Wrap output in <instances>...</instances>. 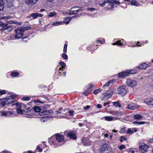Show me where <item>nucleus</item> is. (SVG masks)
<instances>
[{
  "label": "nucleus",
  "mask_w": 153,
  "mask_h": 153,
  "mask_svg": "<svg viewBox=\"0 0 153 153\" xmlns=\"http://www.w3.org/2000/svg\"><path fill=\"white\" fill-rule=\"evenodd\" d=\"M90 107V106L89 105H86L85 107H83V108L85 110H88Z\"/></svg>",
  "instance_id": "56"
},
{
  "label": "nucleus",
  "mask_w": 153,
  "mask_h": 153,
  "mask_svg": "<svg viewBox=\"0 0 153 153\" xmlns=\"http://www.w3.org/2000/svg\"><path fill=\"white\" fill-rule=\"evenodd\" d=\"M12 30V27L11 26L9 25L8 27H7V30H8L9 31H10Z\"/></svg>",
  "instance_id": "51"
},
{
  "label": "nucleus",
  "mask_w": 153,
  "mask_h": 153,
  "mask_svg": "<svg viewBox=\"0 0 153 153\" xmlns=\"http://www.w3.org/2000/svg\"><path fill=\"white\" fill-rule=\"evenodd\" d=\"M67 45L65 44L64 46L63 52L64 53H66L67 52Z\"/></svg>",
  "instance_id": "46"
},
{
  "label": "nucleus",
  "mask_w": 153,
  "mask_h": 153,
  "mask_svg": "<svg viewBox=\"0 0 153 153\" xmlns=\"http://www.w3.org/2000/svg\"><path fill=\"white\" fill-rule=\"evenodd\" d=\"M106 3L109 4L107 7L108 9L116 7L117 5L120 4V2L116 1V0H104L102 4H100L99 5L101 7H104Z\"/></svg>",
  "instance_id": "2"
},
{
  "label": "nucleus",
  "mask_w": 153,
  "mask_h": 153,
  "mask_svg": "<svg viewBox=\"0 0 153 153\" xmlns=\"http://www.w3.org/2000/svg\"><path fill=\"white\" fill-rule=\"evenodd\" d=\"M125 148V146L124 145H121L119 147V148L120 150H122L123 149H124Z\"/></svg>",
  "instance_id": "45"
},
{
  "label": "nucleus",
  "mask_w": 153,
  "mask_h": 153,
  "mask_svg": "<svg viewBox=\"0 0 153 153\" xmlns=\"http://www.w3.org/2000/svg\"><path fill=\"white\" fill-rule=\"evenodd\" d=\"M128 74V71H127L125 72H122L118 74V76L119 77H120L122 78H124L126 77Z\"/></svg>",
  "instance_id": "13"
},
{
  "label": "nucleus",
  "mask_w": 153,
  "mask_h": 153,
  "mask_svg": "<svg viewBox=\"0 0 153 153\" xmlns=\"http://www.w3.org/2000/svg\"><path fill=\"white\" fill-rule=\"evenodd\" d=\"M105 93L108 95V97L107 99H109L113 94L110 91H107Z\"/></svg>",
  "instance_id": "31"
},
{
  "label": "nucleus",
  "mask_w": 153,
  "mask_h": 153,
  "mask_svg": "<svg viewBox=\"0 0 153 153\" xmlns=\"http://www.w3.org/2000/svg\"><path fill=\"white\" fill-rule=\"evenodd\" d=\"M103 94V97L102 98V100H107L109 99H107L108 97V95H107L105 93H104Z\"/></svg>",
  "instance_id": "35"
},
{
  "label": "nucleus",
  "mask_w": 153,
  "mask_h": 153,
  "mask_svg": "<svg viewBox=\"0 0 153 153\" xmlns=\"http://www.w3.org/2000/svg\"><path fill=\"white\" fill-rule=\"evenodd\" d=\"M33 109L36 112H39L41 110V108L39 107L36 106L34 107Z\"/></svg>",
  "instance_id": "28"
},
{
  "label": "nucleus",
  "mask_w": 153,
  "mask_h": 153,
  "mask_svg": "<svg viewBox=\"0 0 153 153\" xmlns=\"http://www.w3.org/2000/svg\"><path fill=\"white\" fill-rule=\"evenodd\" d=\"M121 41H118L115 43L112 44L113 45H117L119 46H122L123 45V43L121 42Z\"/></svg>",
  "instance_id": "26"
},
{
  "label": "nucleus",
  "mask_w": 153,
  "mask_h": 153,
  "mask_svg": "<svg viewBox=\"0 0 153 153\" xmlns=\"http://www.w3.org/2000/svg\"><path fill=\"white\" fill-rule=\"evenodd\" d=\"M31 27L30 26L19 27L15 29V31L16 33L14 36L15 38L16 39H21L23 36V33L25 30H31Z\"/></svg>",
  "instance_id": "1"
},
{
  "label": "nucleus",
  "mask_w": 153,
  "mask_h": 153,
  "mask_svg": "<svg viewBox=\"0 0 153 153\" xmlns=\"http://www.w3.org/2000/svg\"><path fill=\"white\" fill-rule=\"evenodd\" d=\"M83 125V124L81 123H79L78 124V126L80 127L82 126Z\"/></svg>",
  "instance_id": "64"
},
{
  "label": "nucleus",
  "mask_w": 153,
  "mask_h": 153,
  "mask_svg": "<svg viewBox=\"0 0 153 153\" xmlns=\"http://www.w3.org/2000/svg\"><path fill=\"white\" fill-rule=\"evenodd\" d=\"M12 17L10 16H5V20L7 22L8 20L10 19Z\"/></svg>",
  "instance_id": "50"
},
{
  "label": "nucleus",
  "mask_w": 153,
  "mask_h": 153,
  "mask_svg": "<svg viewBox=\"0 0 153 153\" xmlns=\"http://www.w3.org/2000/svg\"><path fill=\"white\" fill-rule=\"evenodd\" d=\"M87 9L91 11H93L95 10V8H87Z\"/></svg>",
  "instance_id": "53"
},
{
  "label": "nucleus",
  "mask_w": 153,
  "mask_h": 153,
  "mask_svg": "<svg viewBox=\"0 0 153 153\" xmlns=\"http://www.w3.org/2000/svg\"><path fill=\"white\" fill-rule=\"evenodd\" d=\"M152 101V98H147L144 100V102L145 103L148 105H151Z\"/></svg>",
  "instance_id": "22"
},
{
  "label": "nucleus",
  "mask_w": 153,
  "mask_h": 153,
  "mask_svg": "<svg viewBox=\"0 0 153 153\" xmlns=\"http://www.w3.org/2000/svg\"><path fill=\"white\" fill-rule=\"evenodd\" d=\"M126 138L124 136H121L120 137V141L121 142H123V141H126Z\"/></svg>",
  "instance_id": "40"
},
{
  "label": "nucleus",
  "mask_w": 153,
  "mask_h": 153,
  "mask_svg": "<svg viewBox=\"0 0 153 153\" xmlns=\"http://www.w3.org/2000/svg\"><path fill=\"white\" fill-rule=\"evenodd\" d=\"M133 117L134 119L138 120L141 119L143 118V116L139 114H136L134 115Z\"/></svg>",
  "instance_id": "19"
},
{
  "label": "nucleus",
  "mask_w": 153,
  "mask_h": 153,
  "mask_svg": "<svg viewBox=\"0 0 153 153\" xmlns=\"http://www.w3.org/2000/svg\"><path fill=\"white\" fill-rule=\"evenodd\" d=\"M43 16V15L42 14L38 13V16H39V17H42Z\"/></svg>",
  "instance_id": "62"
},
{
  "label": "nucleus",
  "mask_w": 153,
  "mask_h": 153,
  "mask_svg": "<svg viewBox=\"0 0 153 153\" xmlns=\"http://www.w3.org/2000/svg\"><path fill=\"white\" fill-rule=\"evenodd\" d=\"M6 100L8 101L7 103V105H8L11 104L12 105H16L17 106V105L21 104L18 103L16 101H11L10 99L8 98H6Z\"/></svg>",
  "instance_id": "10"
},
{
  "label": "nucleus",
  "mask_w": 153,
  "mask_h": 153,
  "mask_svg": "<svg viewBox=\"0 0 153 153\" xmlns=\"http://www.w3.org/2000/svg\"><path fill=\"white\" fill-rule=\"evenodd\" d=\"M11 75L13 77H16L19 75V73L17 72H13L11 73Z\"/></svg>",
  "instance_id": "36"
},
{
  "label": "nucleus",
  "mask_w": 153,
  "mask_h": 153,
  "mask_svg": "<svg viewBox=\"0 0 153 153\" xmlns=\"http://www.w3.org/2000/svg\"><path fill=\"white\" fill-rule=\"evenodd\" d=\"M133 131L132 130H131V128H128V129L127 131L126 132V133L128 134H132L133 133Z\"/></svg>",
  "instance_id": "41"
},
{
  "label": "nucleus",
  "mask_w": 153,
  "mask_h": 153,
  "mask_svg": "<svg viewBox=\"0 0 153 153\" xmlns=\"http://www.w3.org/2000/svg\"><path fill=\"white\" fill-rule=\"evenodd\" d=\"M92 91V90L91 88H89L86 92H84L83 93L85 95H87L88 94L91 93Z\"/></svg>",
  "instance_id": "32"
},
{
  "label": "nucleus",
  "mask_w": 153,
  "mask_h": 153,
  "mask_svg": "<svg viewBox=\"0 0 153 153\" xmlns=\"http://www.w3.org/2000/svg\"><path fill=\"white\" fill-rule=\"evenodd\" d=\"M71 19L70 18H68V20L64 22V23L66 24H69L70 21H71Z\"/></svg>",
  "instance_id": "52"
},
{
  "label": "nucleus",
  "mask_w": 153,
  "mask_h": 153,
  "mask_svg": "<svg viewBox=\"0 0 153 153\" xmlns=\"http://www.w3.org/2000/svg\"><path fill=\"white\" fill-rule=\"evenodd\" d=\"M67 135L70 138L73 139H75L76 137V134L72 132H69L68 133Z\"/></svg>",
  "instance_id": "14"
},
{
  "label": "nucleus",
  "mask_w": 153,
  "mask_h": 153,
  "mask_svg": "<svg viewBox=\"0 0 153 153\" xmlns=\"http://www.w3.org/2000/svg\"><path fill=\"white\" fill-rule=\"evenodd\" d=\"M13 24H16V25H19V22H18L16 21H13Z\"/></svg>",
  "instance_id": "63"
},
{
  "label": "nucleus",
  "mask_w": 153,
  "mask_h": 153,
  "mask_svg": "<svg viewBox=\"0 0 153 153\" xmlns=\"http://www.w3.org/2000/svg\"><path fill=\"white\" fill-rule=\"evenodd\" d=\"M4 1L0 0V11H2L4 7Z\"/></svg>",
  "instance_id": "25"
},
{
  "label": "nucleus",
  "mask_w": 153,
  "mask_h": 153,
  "mask_svg": "<svg viewBox=\"0 0 153 153\" xmlns=\"http://www.w3.org/2000/svg\"><path fill=\"white\" fill-rule=\"evenodd\" d=\"M97 107L99 108H102V106L100 104H98L97 105Z\"/></svg>",
  "instance_id": "59"
},
{
  "label": "nucleus",
  "mask_w": 153,
  "mask_h": 153,
  "mask_svg": "<svg viewBox=\"0 0 153 153\" xmlns=\"http://www.w3.org/2000/svg\"><path fill=\"white\" fill-rule=\"evenodd\" d=\"M25 106L26 105L23 103L17 105V107L18 108L17 109V112L19 114H22L23 113V111L22 108L23 107L25 108Z\"/></svg>",
  "instance_id": "7"
},
{
  "label": "nucleus",
  "mask_w": 153,
  "mask_h": 153,
  "mask_svg": "<svg viewBox=\"0 0 153 153\" xmlns=\"http://www.w3.org/2000/svg\"><path fill=\"white\" fill-rule=\"evenodd\" d=\"M113 105L115 106V107L116 108L119 107H121V105L120 104L119 102L116 101L115 102H113L112 103Z\"/></svg>",
  "instance_id": "24"
},
{
  "label": "nucleus",
  "mask_w": 153,
  "mask_h": 153,
  "mask_svg": "<svg viewBox=\"0 0 153 153\" xmlns=\"http://www.w3.org/2000/svg\"><path fill=\"white\" fill-rule=\"evenodd\" d=\"M30 16L33 17V19L37 18L38 17L37 13H33L30 14Z\"/></svg>",
  "instance_id": "34"
},
{
  "label": "nucleus",
  "mask_w": 153,
  "mask_h": 153,
  "mask_svg": "<svg viewBox=\"0 0 153 153\" xmlns=\"http://www.w3.org/2000/svg\"><path fill=\"white\" fill-rule=\"evenodd\" d=\"M36 152H32L31 151H28L27 152V153H35Z\"/></svg>",
  "instance_id": "60"
},
{
  "label": "nucleus",
  "mask_w": 153,
  "mask_h": 153,
  "mask_svg": "<svg viewBox=\"0 0 153 153\" xmlns=\"http://www.w3.org/2000/svg\"><path fill=\"white\" fill-rule=\"evenodd\" d=\"M53 113L52 111H51V112H49V111H43V112H42L39 113L40 115H42V114H48V113H50L51 114H52Z\"/></svg>",
  "instance_id": "29"
},
{
  "label": "nucleus",
  "mask_w": 153,
  "mask_h": 153,
  "mask_svg": "<svg viewBox=\"0 0 153 153\" xmlns=\"http://www.w3.org/2000/svg\"><path fill=\"white\" fill-rule=\"evenodd\" d=\"M3 25H2V26H0H0H1L2 27V28H1V30H7V27H6L5 26H4V24L3 23Z\"/></svg>",
  "instance_id": "44"
},
{
  "label": "nucleus",
  "mask_w": 153,
  "mask_h": 153,
  "mask_svg": "<svg viewBox=\"0 0 153 153\" xmlns=\"http://www.w3.org/2000/svg\"><path fill=\"white\" fill-rule=\"evenodd\" d=\"M7 102H0V106L3 107L5 105H7Z\"/></svg>",
  "instance_id": "38"
},
{
  "label": "nucleus",
  "mask_w": 153,
  "mask_h": 153,
  "mask_svg": "<svg viewBox=\"0 0 153 153\" xmlns=\"http://www.w3.org/2000/svg\"><path fill=\"white\" fill-rule=\"evenodd\" d=\"M56 140L58 143H62V144L64 143V137L63 135L59 134H56Z\"/></svg>",
  "instance_id": "6"
},
{
  "label": "nucleus",
  "mask_w": 153,
  "mask_h": 153,
  "mask_svg": "<svg viewBox=\"0 0 153 153\" xmlns=\"http://www.w3.org/2000/svg\"><path fill=\"white\" fill-rule=\"evenodd\" d=\"M128 74H134L136 73V71L135 70L127 71Z\"/></svg>",
  "instance_id": "33"
},
{
  "label": "nucleus",
  "mask_w": 153,
  "mask_h": 153,
  "mask_svg": "<svg viewBox=\"0 0 153 153\" xmlns=\"http://www.w3.org/2000/svg\"><path fill=\"white\" fill-rule=\"evenodd\" d=\"M139 149L140 151L144 153L147 151V150L149 148V146L144 143H140L139 144Z\"/></svg>",
  "instance_id": "5"
},
{
  "label": "nucleus",
  "mask_w": 153,
  "mask_h": 153,
  "mask_svg": "<svg viewBox=\"0 0 153 153\" xmlns=\"http://www.w3.org/2000/svg\"><path fill=\"white\" fill-rule=\"evenodd\" d=\"M22 99L24 101H28L30 100V98L29 97H22Z\"/></svg>",
  "instance_id": "43"
},
{
  "label": "nucleus",
  "mask_w": 153,
  "mask_h": 153,
  "mask_svg": "<svg viewBox=\"0 0 153 153\" xmlns=\"http://www.w3.org/2000/svg\"><path fill=\"white\" fill-rule=\"evenodd\" d=\"M110 103L108 102H105L104 103L103 105L104 106H106L107 105H108V107H110V105H109Z\"/></svg>",
  "instance_id": "54"
},
{
  "label": "nucleus",
  "mask_w": 153,
  "mask_h": 153,
  "mask_svg": "<svg viewBox=\"0 0 153 153\" xmlns=\"http://www.w3.org/2000/svg\"><path fill=\"white\" fill-rule=\"evenodd\" d=\"M125 128H126L125 127H123V128L121 130V132L122 133H124V132L123 131V129H125Z\"/></svg>",
  "instance_id": "61"
},
{
  "label": "nucleus",
  "mask_w": 153,
  "mask_h": 153,
  "mask_svg": "<svg viewBox=\"0 0 153 153\" xmlns=\"http://www.w3.org/2000/svg\"><path fill=\"white\" fill-rule=\"evenodd\" d=\"M104 118L107 121H114L117 120V117H113L109 116H105L104 117Z\"/></svg>",
  "instance_id": "11"
},
{
  "label": "nucleus",
  "mask_w": 153,
  "mask_h": 153,
  "mask_svg": "<svg viewBox=\"0 0 153 153\" xmlns=\"http://www.w3.org/2000/svg\"><path fill=\"white\" fill-rule=\"evenodd\" d=\"M6 93V91L4 90H2L0 91V95H2L5 94Z\"/></svg>",
  "instance_id": "49"
},
{
  "label": "nucleus",
  "mask_w": 153,
  "mask_h": 153,
  "mask_svg": "<svg viewBox=\"0 0 153 153\" xmlns=\"http://www.w3.org/2000/svg\"><path fill=\"white\" fill-rule=\"evenodd\" d=\"M38 0H25V2L27 4L32 5L35 4Z\"/></svg>",
  "instance_id": "12"
},
{
  "label": "nucleus",
  "mask_w": 153,
  "mask_h": 153,
  "mask_svg": "<svg viewBox=\"0 0 153 153\" xmlns=\"http://www.w3.org/2000/svg\"><path fill=\"white\" fill-rule=\"evenodd\" d=\"M78 8V7H75L71 8L69 14L70 15H72L76 14L78 12V10H74V9H77Z\"/></svg>",
  "instance_id": "17"
},
{
  "label": "nucleus",
  "mask_w": 153,
  "mask_h": 153,
  "mask_svg": "<svg viewBox=\"0 0 153 153\" xmlns=\"http://www.w3.org/2000/svg\"><path fill=\"white\" fill-rule=\"evenodd\" d=\"M101 91V89H100V88H99V89H96V90H95L93 91V93L94 94H98L99 92H100Z\"/></svg>",
  "instance_id": "39"
},
{
  "label": "nucleus",
  "mask_w": 153,
  "mask_h": 153,
  "mask_svg": "<svg viewBox=\"0 0 153 153\" xmlns=\"http://www.w3.org/2000/svg\"><path fill=\"white\" fill-rule=\"evenodd\" d=\"M0 113L1 114V116H5V117H10V116L13 114L12 111H1Z\"/></svg>",
  "instance_id": "8"
},
{
  "label": "nucleus",
  "mask_w": 153,
  "mask_h": 153,
  "mask_svg": "<svg viewBox=\"0 0 153 153\" xmlns=\"http://www.w3.org/2000/svg\"><path fill=\"white\" fill-rule=\"evenodd\" d=\"M59 64L62 67V68H59V70L62 71V68H65L66 66V64L62 61L60 62Z\"/></svg>",
  "instance_id": "23"
},
{
  "label": "nucleus",
  "mask_w": 153,
  "mask_h": 153,
  "mask_svg": "<svg viewBox=\"0 0 153 153\" xmlns=\"http://www.w3.org/2000/svg\"><path fill=\"white\" fill-rule=\"evenodd\" d=\"M74 112V111L73 110H70L68 111V113L69 114V115L70 116H72Z\"/></svg>",
  "instance_id": "48"
},
{
  "label": "nucleus",
  "mask_w": 153,
  "mask_h": 153,
  "mask_svg": "<svg viewBox=\"0 0 153 153\" xmlns=\"http://www.w3.org/2000/svg\"><path fill=\"white\" fill-rule=\"evenodd\" d=\"M32 116V114H28L26 115V116L28 118H31V117Z\"/></svg>",
  "instance_id": "57"
},
{
  "label": "nucleus",
  "mask_w": 153,
  "mask_h": 153,
  "mask_svg": "<svg viewBox=\"0 0 153 153\" xmlns=\"http://www.w3.org/2000/svg\"><path fill=\"white\" fill-rule=\"evenodd\" d=\"M148 65L146 63H143L141 64L139 66H138L137 67V68H140L142 69H145L148 68Z\"/></svg>",
  "instance_id": "15"
},
{
  "label": "nucleus",
  "mask_w": 153,
  "mask_h": 153,
  "mask_svg": "<svg viewBox=\"0 0 153 153\" xmlns=\"http://www.w3.org/2000/svg\"><path fill=\"white\" fill-rule=\"evenodd\" d=\"M98 43L100 42L101 44H103L105 42V39H103L100 38L98 40H97Z\"/></svg>",
  "instance_id": "37"
},
{
  "label": "nucleus",
  "mask_w": 153,
  "mask_h": 153,
  "mask_svg": "<svg viewBox=\"0 0 153 153\" xmlns=\"http://www.w3.org/2000/svg\"><path fill=\"white\" fill-rule=\"evenodd\" d=\"M62 57L65 59H68V57L67 54L63 53L62 55Z\"/></svg>",
  "instance_id": "47"
},
{
  "label": "nucleus",
  "mask_w": 153,
  "mask_h": 153,
  "mask_svg": "<svg viewBox=\"0 0 153 153\" xmlns=\"http://www.w3.org/2000/svg\"><path fill=\"white\" fill-rule=\"evenodd\" d=\"M126 83L128 86L131 87L136 86L137 85V82L136 80L130 79H127Z\"/></svg>",
  "instance_id": "4"
},
{
  "label": "nucleus",
  "mask_w": 153,
  "mask_h": 153,
  "mask_svg": "<svg viewBox=\"0 0 153 153\" xmlns=\"http://www.w3.org/2000/svg\"><path fill=\"white\" fill-rule=\"evenodd\" d=\"M118 93L123 96L125 95L127 92L126 86L123 85L119 86L117 89Z\"/></svg>",
  "instance_id": "3"
},
{
  "label": "nucleus",
  "mask_w": 153,
  "mask_h": 153,
  "mask_svg": "<svg viewBox=\"0 0 153 153\" xmlns=\"http://www.w3.org/2000/svg\"><path fill=\"white\" fill-rule=\"evenodd\" d=\"M131 4L132 5L136 6H140L138 2L137 1L134 0H133L131 1Z\"/></svg>",
  "instance_id": "20"
},
{
  "label": "nucleus",
  "mask_w": 153,
  "mask_h": 153,
  "mask_svg": "<svg viewBox=\"0 0 153 153\" xmlns=\"http://www.w3.org/2000/svg\"><path fill=\"white\" fill-rule=\"evenodd\" d=\"M62 23V22L56 21V22L53 23L52 24V25L55 26H57L61 24Z\"/></svg>",
  "instance_id": "30"
},
{
  "label": "nucleus",
  "mask_w": 153,
  "mask_h": 153,
  "mask_svg": "<svg viewBox=\"0 0 153 153\" xmlns=\"http://www.w3.org/2000/svg\"><path fill=\"white\" fill-rule=\"evenodd\" d=\"M7 22L9 24H11L12 23H13V21L12 20L7 21Z\"/></svg>",
  "instance_id": "58"
},
{
  "label": "nucleus",
  "mask_w": 153,
  "mask_h": 153,
  "mask_svg": "<svg viewBox=\"0 0 153 153\" xmlns=\"http://www.w3.org/2000/svg\"><path fill=\"white\" fill-rule=\"evenodd\" d=\"M57 15V13L54 11L50 12L48 13V16L50 17H55Z\"/></svg>",
  "instance_id": "18"
},
{
  "label": "nucleus",
  "mask_w": 153,
  "mask_h": 153,
  "mask_svg": "<svg viewBox=\"0 0 153 153\" xmlns=\"http://www.w3.org/2000/svg\"><path fill=\"white\" fill-rule=\"evenodd\" d=\"M110 84L108 82L106 83L105 85L103 86V88H104L105 87H107Z\"/></svg>",
  "instance_id": "55"
},
{
  "label": "nucleus",
  "mask_w": 153,
  "mask_h": 153,
  "mask_svg": "<svg viewBox=\"0 0 153 153\" xmlns=\"http://www.w3.org/2000/svg\"><path fill=\"white\" fill-rule=\"evenodd\" d=\"M133 123L136 124V125H143L144 124L146 123V122L144 121H142V122H137V121H135L133 122Z\"/></svg>",
  "instance_id": "27"
},
{
  "label": "nucleus",
  "mask_w": 153,
  "mask_h": 153,
  "mask_svg": "<svg viewBox=\"0 0 153 153\" xmlns=\"http://www.w3.org/2000/svg\"><path fill=\"white\" fill-rule=\"evenodd\" d=\"M107 147L106 144L103 145L101 146V148L100 149V151L102 153L104 152L105 151L106 148Z\"/></svg>",
  "instance_id": "21"
},
{
  "label": "nucleus",
  "mask_w": 153,
  "mask_h": 153,
  "mask_svg": "<svg viewBox=\"0 0 153 153\" xmlns=\"http://www.w3.org/2000/svg\"><path fill=\"white\" fill-rule=\"evenodd\" d=\"M36 151L37 152H41L42 151V149H41V148H40V147L39 146H37L36 148V150L35 151L36 152Z\"/></svg>",
  "instance_id": "42"
},
{
  "label": "nucleus",
  "mask_w": 153,
  "mask_h": 153,
  "mask_svg": "<svg viewBox=\"0 0 153 153\" xmlns=\"http://www.w3.org/2000/svg\"><path fill=\"white\" fill-rule=\"evenodd\" d=\"M51 118V116H45L41 117L40 120L42 122H45L48 121Z\"/></svg>",
  "instance_id": "16"
},
{
  "label": "nucleus",
  "mask_w": 153,
  "mask_h": 153,
  "mask_svg": "<svg viewBox=\"0 0 153 153\" xmlns=\"http://www.w3.org/2000/svg\"><path fill=\"white\" fill-rule=\"evenodd\" d=\"M140 106L133 103H130L127 105L126 108L128 109L132 110H134L136 109L137 108H139Z\"/></svg>",
  "instance_id": "9"
}]
</instances>
